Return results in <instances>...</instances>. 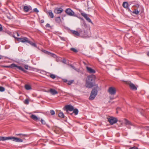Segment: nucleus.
Masks as SVG:
<instances>
[{
	"mask_svg": "<svg viewBox=\"0 0 149 149\" xmlns=\"http://www.w3.org/2000/svg\"><path fill=\"white\" fill-rule=\"evenodd\" d=\"M24 88L26 90H29L31 89V88L30 86L28 84H26L24 86Z\"/></svg>",
	"mask_w": 149,
	"mask_h": 149,
	"instance_id": "obj_24",
	"label": "nucleus"
},
{
	"mask_svg": "<svg viewBox=\"0 0 149 149\" xmlns=\"http://www.w3.org/2000/svg\"><path fill=\"white\" fill-rule=\"evenodd\" d=\"M72 33L75 36H79V33L77 31H72Z\"/></svg>",
	"mask_w": 149,
	"mask_h": 149,
	"instance_id": "obj_23",
	"label": "nucleus"
},
{
	"mask_svg": "<svg viewBox=\"0 0 149 149\" xmlns=\"http://www.w3.org/2000/svg\"><path fill=\"white\" fill-rule=\"evenodd\" d=\"M29 11L32 10V8L30 6H28Z\"/></svg>",
	"mask_w": 149,
	"mask_h": 149,
	"instance_id": "obj_42",
	"label": "nucleus"
},
{
	"mask_svg": "<svg viewBox=\"0 0 149 149\" xmlns=\"http://www.w3.org/2000/svg\"><path fill=\"white\" fill-rule=\"evenodd\" d=\"M135 6H136L137 8H139V5L138 4H136Z\"/></svg>",
	"mask_w": 149,
	"mask_h": 149,
	"instance_id": "obj_46",
	"label": "nucleus"
},
{
	"mask_svg": "<svg viewBox=\"0 0 149 149\" xmlns=\"http://www.w3.org/2000/svg\"><path fill=\"white\" fill-rule=\"evenodd\" d=\"M73 111V112L71 113L70 114L71 115H72L73 113H74L75 115H77L78 113V110L77 109H74Z\"/></svg>",
	"mask_w": 149,
	"mask_h": 149,
	"instance_id": "obj_22",
	"label": "nucleus"
},
{
	"mask_svg": "<svg viewBox=\"0 0 149 149\" xmlns=\"http://www.w3.org/2000/svg\"><path fill=\"white\" fill-rule=\"evenodd\" d=\"M108 91L109 94L111 95H115L116 93V90L115 88L110 87L108 89Z\"/></svg>",
	"mask_w": 149,
	"mask_h": 149,
	"instance_id": "obj_5",
	"label": "nucleus"
},
{
	"mask_svg": "<svg viewBox=\"0 0 149 149\" xmlns=\"http://www.w3.org/2000/svg\"><path fill=\"white\" fill-rule=\"evenodd\" d=\"M96 78L95 76L93 74L87 77L86 79L85 86L86 87L91 88L94 86L95 88L93 89L91 92L89 98L90 100H93L94 99L97 93V88H98L97 84L95 85V81Z\"/></svg>",
	"mask_w": 149,
	"mask_h": 149,
	"instance_id": "obj_1",
	"label": "nucleus"
},
{
	"mask_svg": "<svg viewBox=\"0 0 149 149\" xmlns=\"http://www.w3.org/2000/svg\"><path fill=\"white\" fill-rule=\"evenodd\" d=\"M40 22L41 23H43L44 22V21L43 19H42L40 20Z\"/></svg>",
	"mask_w": 149,
	"mask_h": 149,
	"instance_id": "obj_47",
	"label": "nucleus"
},
{
	"mask_svg": "<svg viewBox=\"0 0 149 149\" xmlns=\"http://www.w3.org/2000/svg\"><path fill=\"white\" fill-rule=\"evenodd\" d=\"M108 121L109 122L110 125H111L115 124L118 121L117 119L113 117H111L108 118Z\"/></svg>",
	"mask_w": 149,
	"mask_h": 149,
	"instance_id": "obj_2",
	"label": "nucleus"
},
{
	"mask_svg": "<svg viewBox=\"0 0 149 149\" xmlns=\"http://www.w3.org/2000/svg\"><path fill=\"white\" fill-rule=\"evenodd\" d=\"M87 72L90 73H95V71L91 68L88 66L86 67Z\"/></svg>",
	"mask_w": 149,
	"mask_h": 149,
	"instance_id": "obj_12",
	"label": "nucleus"
},
{
	"mask_svg": "<svg viewBox=\"0 0 149 149\" xmlns=\"http://www.w3.org/2000/svg\"><path fill=\"white\" fill-rule=\"evenodd\" d=\"M147 55L149 56V52H148L147 53Z\"/></svg>",
	"mask_w": 149,
	"mask_h": 149,
	"instance_id": "obj_51",
	"label": "nucleus"
},
{
	"mask_svg": "<svg viewBox=\"0 0 149 149\" xmlns=\"http://www.w3.org/2000/svg\"><path fill=\"white\" fill-rule=\"evenodd\" d=\"M125 123L126 125H132V124L126 119H125Z\"/></svg>",
	"mask_w": 149,
	"mask_h": 149,
	"instance_id": "obj_20",
	"label": "nucleus"
},
{
	"mask_svg": "<svg viewBox=\"0 0 149 149\" xmlns=\"http://www.w3.org/2000/svg\"><path fill=\"white\" fill-rule=\"evenodd\" d=\"M55 19L56 22L58 23H60L61 22V19L60 17H56Z\"/></svg>",
	"mask_w": 149,
	"mask_h": 149,
	"instance_id": "obj_19",
	"label": "nucleus"
},
{
	"mask_svg": "<svg viewBox=\"0 0 149 149\" xmlns=\"http://www.w3.org/2000/svg\"><path fill=\"white\" fill-rule=\"evenodd\" d=\"M46 27H49L50 26V25L49 24H47L46 26H45Z\"/></svg>",
	"mask_w": 149,
	"mask_h": 149,
	"instance_id": "obj_44",
	"label": "nucleus"
},
{
	"mask_svg": "<svg viewBox=\"0 0 149 149\" xmlns=\"http://www.w3.org/2000/svg\"><path fill=\"white\" fill-rule=\"evenodd\" d=\"M74 82L73 80H71L69 81L68 82V85H70L72 84Z\"/></svg>",
	"mask_w": 149,
	"mask_h": 149,
	"instance_id": "obj_33",
	"label": "nucleus"
},
{
	"mask_svg": "<svg viewBox=\"0 0 149 149\" xmlns=\"http://www.w3.org/2000/svg\"><path fill=\"white\" fill-rule=\"evenodd\" d=\"M43 52L47 54H48V55L51 56L52 57H53L54 58H56V55L55 54H54L53 53H51L47 51L44 50Z\"/></svg>",
	"mask_w": 149,
	"mask_h": 149,
	"instance_id": "obj_10",
	"label": "nucleus"
},
{
	"mask_svg": "<svg viewBox=\"0 0 149 149\" xmlns=\"http://www.w3.org/2000/svg\"><path fill=\"white\" fill-rule=\"evenodd\" d=\"M16 33H17V36H19V34L18 33H17V32Z\"/></svg>",
	"mask_w": 149,
	"mask_h": 149,
	"instance_id": "obj_50",
	"label": "nucleus"
},
{
	"mask_svg": "<svg viewBox=\"0 0 149 149\" xmlns=\"http://www.w3.org/2000/svg\"><path fill=\"white\" fill-rule=\"evenodd\" d=\"M79 18L81 20H83V19L82 18H81V17H79Z\"/></svg>",
	"mask_w": 149,
	"mask_h": 149,
	"instance_id": "obj_52",
	"label": "nucleus"
},
{
	"mask_svg": "<svg viewBox=\"0 0 149 149\" xmlns=\"http://www.w3.org/2000/svg\"><path fill=\"white\" fill-rule=\"evenodd\" d=\"M49 92L53 95H54L57 94L58 93V92L57 91L53 88L50 89Z\"/></svg>",
	"mask_w": 149,
	"mask_h": 149,
	"instance_id": "obj_13",
	"label": "nucleus"
},
{
	"mask_svg": "<svg viewBox=\"0 0 149 149\" xmlns=\"http://www.w3.org/2000/svg\"><path fill=\"white\" fill-rule=\"evenodd\" d=\"M50 77L53 79H54L56 77V76L54 74H50Z\"/></svg>",
	"mask_w": 149,
	"mask_h": 149,
	"instance_id": "obj_29",
	"label": "nucleus"
},
{
	"mask_svg": "<svg viewBox=\"0 0 149 149\" xmlns=\"http://www.w3.org/2000/svg\"><path fill=\"white\" fill-rule=\"evenodd\" d=\"M23 9L24 11L27 12L29 11L28 6H24Z\"/></svg>",
	"mask_w": 149,
	"mask_h": 149,
	"instance_id": "obj_27",
	"label": "nucleus"
},
{
	"mask_svg": "<svg viewBox=\"0 0 149 149\" xmlns=\"http://www.w3.org/2000/svg\"><path fill=\"white\" fill-rule=\"evenodd\" d=\"M28 43L30 44L32 46H33L35 47H37V45L35 43L32 42L29 40Z\"/></svg>",
	"mask_w": 149,
	"mask_h": 149,
	"instance_id": "obj_25",
	"label": "nucleus"
},
{
	"mask_svg": "<svg viewBox=\"0 0 149 149\" xmlns=\"http://www.w3.org/2000/svg\"><path fill=\"white\" fill-rule=\"evenodd\" d=\"M84 63L85 64H86L84 62Z\"/></svg>",
	"mask_w": 149,
	"mask_h": 149,
	"instance_id": "obj_55",
	"label": "nucleus"
},
{
	"mask_svg": "<svg viewBox=\"0 0 149 149\" xmlns=\"http://www.w3.org/2000/svg\"><path fill=\"white\" fill-rule=\"evenodd\" d=\"M129 149H138V148L135 146H134L133 147L130 148Z\"/></svg>",
	"mask_w": 149,
	"mask_h": 149,
	"instance_id": "obj_39",
	"label": "nucleus"
},
{
	"mask_svg": "<svg viewBox=\"0 0 149 149\" xmlns=\"http://www.w3.org/2000/svg\"><path fill=\"white\" fill-rule=\"evenodd\" d=\"M24 67L26 70L28 69L29 66L28 65H24Z\"/></svg>",
	"mask_w": 149,
	"mask_h": 149,
	"instance_id": "obj_38",
	"label": "nucleus"
},
{
	"mask_svg": "<svg viewBox=\"0 0 149 149\" xmlns=\"http://www.w3.org/2000/svg\"><path fill=\"white\" fill-rule=\"evenodd\" d=\"M9 140L16 142H23V140L22 139L13 136H9Z\"/></svg>",
	"mask_w": 149,
	"mask_h": 149,
	"instance_id": "obj_7",
	"label": "nucleus"
},
{
	"mask_svg": "<svg viewBox=\"0 0 149 149\" xmlns=\"http://www.w3.org/2000/svg\"><path fill=\"white\" fill-rule=\"evenodd\" d=\"M13 37L19 42H28L29 40L28 38L26 37H23V38H17L15 36Z\"/></svg>",
	"mask_w": 149,
	"mask_h": 149,
	"instance_id": "obj_4",
	"label": "nucleus"
},
{
	"mask_svg": "<svg viewBox=\"0 0 149 149\" xmlns=\"http://www.w3.org/2000/svg\"><path fill=\"white\" fill-rule=\"evenodd\" d=\"M24 103L25 104H29V100L28 99H26L24 101Z\"/></svg>",
	"mask_w": 149,
	"mask_h": 149,
	"instance_id": "obj_31",
	"label": "nucleus"
},
{
	"mask_svg": "<svg viewBox=\"0 0 149 149\" xmlns=\"http://www.w3.org/2000/svg\"><path fill=\"white\" fill-rule=\"evenodd\" d=\"M60 39L62 40H63V41H65V38L64 37H61V36H60Z\"/></svg>",
	"mask_w": 149,
	"mask_h": 149,
	"instance_id": "obj_41",
	"label": "nucleus"
},
{
	"mask_svg": "<svg viewBox=\"0 0 149 149\" xmlns=\"http://www.w3.org/2000/svg\"><path fill=\"white\" fill-rule=\"evenodd\" d=\"M67 81V80H65V81H64V82H66Z\"/></svg>",
	"mask_w": 149,
	"mask_h": 149,
	"instance_id": "obj_54",
	"label": "nucleus"
},
{
	"mask_svg": "<svg viewBox=\"0 0 149 149\" xmlns=\"http://www.w3.org/2000/svg\"><path fill=\"white\" fill-rule=\"evenodd\" d=\"M5 91V88L3 87L0 86V91L3 92Z\"/></svg>",
	"mask_w": 149,
	"mask_h": 149,
	"instance_id": "obj_34",
	"label": "nucleus"
},
{
	"mask_svg": "<svg viewBox=\"0 0 149 149\" xmlns=\"http://www.w3.org/2000/svg\"><path fill=\"white\" fill-rule=\"evenodd\" d=\"M63 11V9L61 8H56L54 10V13L56 14H60Z\"/></svg>",
	"mask_w": 149,
	"mask_h": 149,
	"instance_id": "obj_8",
	"label": "nucleus"
},
{
	"mask_svg": "<svg viewBox=\"0 0 149 149\" xmlns=\"http://www.w3.org/2000/svg\"><path fill=\"white\" fill-rule=\"evenodd\" d=\"M9 140V137L0 136V141H4Z\"/></svg>",
	"mask_w": 149,
	"mask_h": 149,
	"instance_id": "obj_18",
	"label": "nucleus"
},
{
	"mask_svg": "<svg viewBox=\"0 0 149 149\" xmlns=\"http://www.w3.org/2000/svg\"><path fill=\"white\" fill-rule=\"evenodd\" d=\"M4 67L6 68H15V69H16L17 65L15 64H12L10 66H4Z\"/></svg>",
	"mask_w": 149,
	"mask_h": 149,
	"instance_id": "obj_17",
	"label": "nucleus"
},
{
	"mask_svg": "<svg viewBox=\"0 0 149 149\" xmlns=\"http://www.w3.org/2000/svg\"><path fill=\"white\" fill-rule=\"evenodd\" d=\"M81 15L83 16L84 18L89 22L91 23L92 24H93L92 22L90 19L88 17L87 15L85 13H81Z\"/></svg>",
	"mask_w": 149,
	"mask_h": 149,
	"instance_id": "obj_9",
	"label": "nucleus"
},
{
	"mask_svg": "<svg viewBox=\"0 0 149 149\" xmlns=\"http://www.w3.org/2000/svg\"><path fill=\"white\" fill-rule=\"evenodd\" d=\"M132 13L134 14H135L136 15H138L139 13V11L137 9H136L133 11Z\"/></svg>",
	"mask_w": 149,
	"mask_h": 149,
	"instance_id": "obj_28",
	"label": "nucleus"
},
{
	"mask_svg": "<svg viewBox=\"0 0 149 149\" xmlns=\"http://www.w3.org/2000/svg\"><path fill=\"white\" fill-rule=\"evenodd\" d=\"M41 122L42 124L43 125H45L46 124V123L45 121H44L42 119H41Z\"/></svg>",
	"mask_w": 149,
	"mask_h": 149,
	"instance_id": "obj_37",
	"label": "nucleus"
},
{
	"mask_svg": "<svg viewBox=\"0 0 149 149\" xmlns=\"http://www.w3.org/2000/svg\"><path fill=\"white\" fill-rule=\"evenodd\" d=\"M70 50L75 53H76L77 52V50L74 48H71L70 49Z\"/></svg>",
	"mask_w": 149,
	"mask_h": 149,
	"instance_id": "obj_32",
	"label": "nucleus"
},
{
	"mask_svg": "<svg viewBox=\"0 0 149 149\" xmlns=\"http://www.w3.org/2000/svg\"><path fill=\"white\" fill-rule=\"evenodd\" d=\"M110 99L111 100H112L114 99V98L113 97H110Z\"/></svg>",
	"mask_w": 149,
	"mask_h": 149,
	"instance_id": "obj_49",
	"label": "nucleus"
},
{
	"mask_svg": "<svg viewBox=\"0 0 149 149\" xmlns=\"http://www.w3.org/2000/svg\"><path fill=\"white\" fill-rule=\"evenodd\" d=\"M122 5L123 7L125 8H128V7H129L128 4V3L126 2H124L123 3Z\"/></svg>",
	"mask_w": 149,
	"mask_h": 149,
	"instance_id": "obj_21",
	"label": "nucleus"
},
{
	"mask_svg": "<svg viewBox=\"0 0 149 149\" xmlns=\"http://www.w3.org/2000/svg\"><path fill=\"white\" fill-rule=\"evenodd\" d=\"M30 118L33 120L36 121L40 120V118H38L34 114H32L30 116Z\"/></svg>",
	"mask_w": 149,
	"mask_h": 149,
	"instance_id": "obj_11",
	"label": "nucleus"
},
{
	"mask_svg": "<svg viewBox=\"0 0 149 149\" xmlns=\"http://www.w3.org/2000/svg\"><path fill=\"white\" fill-rule=\"evenodd\" d=\"M1 56L0 55V59H1Z\"/></svg>",
	"mask_w": 149,
	"mask_h": 149,
	"instance_id": "obj_53",
	"label": "nucleus"
},
{
	"mask_svg": "<svg viewBox=\"0 0 149 149\" xmlns=\"http://www.w3.org/2000/svg\"><path fill=\"white\" fill-rule=\"evenodd\" d=\"M129 86L130 88L132 90H136L137 89V88L133 84H129Z\"/></svg>",
	"mask_w": 149,
	"mask_h": 149,
	"instance_id": "obj_15",
	"label": "nucleus"
},
{
	"mask_svg": "<svg viewBox=\"0 0 149 149\" xmlns=\"http://www.w3.org/2000/svg\"><path fill=\"white\" fill-rule=\"evenodd\" d=\"M17 68L18 69H19V70H20L23 72H24L25 73H26L27 72V71L26 70H24L23 68L21 66H17V67H16V69Z\"/></svg>",
	"mask_w": 149,
	"mask_h": 149,
	"instance_id": "obj_16",
	"label": "nucleus"
},
{
	"mask_svg": "<svg viewBox=\"0 0 149 149\" xmlns=\"http://www.w3.org/2000/svg\"><path fill=\"white\" fill-rule=\"evenodd\" d=\"M127 9H128V11H130V12H131V10H130V8H129V7H128V8H126Z\"/></svg>",
	"mask_w": 149,
	"mask_h": 149,
	"instance_id": "obj_48",
	"label": "nucleus"
},
{
	"mask_svg": "<svg viewBox=\"0 0 149 149\" xmlns=\"http://www.w3.org/2000/svg\"><path fill=\"white\" fill-rule=\"evenodd\" d=\"M62 62L64 63H66V61L65 59H63L62 60Z\"/></svg>",
	"mask_w": 149,
	"mask_h": 149,
	"instance_id": "obj_45",
	"label": "nucleus"
},
{
	"mask_svg": "<svg viewBox=\"0 0 149 149\" xmlns=\"http://www.w3.org/2000/svg\"><path fill=\"white\" fill-rule=\"evenodd\" d=\"M16 135L17 136H20V137H23V136H26V135L25 134H16Z\"/></svg>",
	"mask_w": 149,
	"mask_h": 149,
	"instance_id": "obj_30",
	"label": "nucleus"
},
{
	"mask_svg": "<svg viewBox=\"0 0 149 149\" xmlns=\"http://www.w3.org/2000/svg\"><path fill=\"white\" fill-rule=\"evenodd\" d=\"M33 12H36V13L39 12V10L37 8H35L33 9Z\"/></svg>",
	"mask_w": 149,
	"mask_h": 149,
	"instance_id": "obj_35",
	"label": "nucleus"
},
{
	"mask_svg": "<svg viewBox=\"0 0 149 149\" xmlns=\"http://www.w3.org/2000/svg\"><path fill=\"white\" fill-rule=\"evenodd\" d=\"M65 110L67 113H69V111H72L74 109L73 107L70 105H67L64 107Z\"/></svg>",
	"mask_w": 149,
	"mask_h": 149,
	"instance_id": "obj_6",
	"label": "nucleus"
},
{
	"mask_svg": "<svg viewBox=\"0 0 149 149\" xmlns=\"http://www.w3.org/2000/svg\"><path fill=\"white\" fill-rule=\"evenodd\" d=\"M46 13L51 18H52L54 17V15L51 10H49L46 12Z\"/></svg>",
	"mask_w": 149,
	"mask_h": 149,
	"instance_id": "obj_14",
	"label": "nucleus"
},
{
	"mask_svg": "<svg viewBox=\"0 0 149 149\" xmlns=\"http://www.w3.org/2000/svg\"><path fill=\"white\" fill-rule=\"evenodd\" d=\"M3 30V27L0 24V31H1Z\"/></svg>",
	"mask_w": 149,
	"mask_h": 149,
	"instance_id": "obj_40",
	"label": "nucleus"
},
{
	"mask_svg": "<svg viewBox=\"0 0 149 149\" xmlns=\"http://www.w3.org/2000/svg\"><path fill=\"white\" fill-rule=\"evenodd\" d=\"M50 112L52 115H54L55 114V113L54 111L53 110H51L50 111Z\"/></svg>",
	"mask_w": 149,
	"mask_h": 149,
	"instance_id": "obj_36",
	"label": "nucleus"
},
{
	"mask_svg": "<svg viewBox=\"0 0 149 149\" xmlns=\"http://www.w3.org/2000/svg\"><path fill=\"white\" fill-rule=\"evenodd\" d=\"M65 12L69 16H77V15L75 14L74 12L70 8L66 9L65 10Z\"/></svg>",
	"mask_w": 149,
	"mask_h": 149,
	"instance_id": "obj_3",
	"label": "nucleus"
},
{
	"mask_svg": "<svg viewBox=\"0 0 149 149\" xmlns=\"http://www.w3.org/2000/svg\"><path fill=\"white\" fill-rule=\"evenodd\" d=\"M58 116L59 117L63 118H64V115L62 112H60L58 114Z\"/></svg>",
	"mask_w": 149,
	"mask_h": 149,
	"instance_id": "obj_26",
	"label": "nucleus"
},
{
	"mask_svg": "<svg viewBox=\"0 0 149 149\" xmlns=\"http://www.w3.org/2000/svg\"><path fill=\"white\" fill-rule=\"evenodd\" d=\"M71 67L73 69H74V70H76V68L74 66H72V65H71Z\"/></svg>",
	"mask_w": 149,
	"mask_h": 149,
	"instance_id": "obj_43",
	"label": "nucleus"
}]
</instances>
